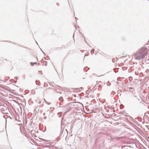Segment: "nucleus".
I'll return each instance as SVG.
<instances>
[{
  "label": "nucleus",
  "mask_w": 149,
  "mask_h": 149,
  "mask_svg": "<svg viewBox=\"0 0 149 149\" xmlns=\"http://www.w3.org/2000/svg\"><path fill=\"white\" fill-rule=\"evenodd\" d=\"M147 51L146 49H143L142 51H141L140 54L136 56L135 59L138 60H140L141 59L143 58L147 55Z\"/></svg>",
  "instance_id": "obj_1"
},
{
  "label": "nucleus",
  "mask_w": 149,
  "mask_h": 149,
  "mask_svg": "<svg viewBox=\"0 0 149 149\" xmlns=\"http://www.w3.org/2000/svg\"><path fill=\"white\" fill-rule=\"evenodd\" d=\"M45 102V100L44 99H42L39 102V104H42L44 103Z\"/></svg>",
  "instance_id": "obj_2"
},
{
  "label": "nucleus",
  "mask_w": 149,
  "mask_h": 149,
  "mask_svg": "<svg viewBox=\"0 0 149 149\" xmlns=\"http://www.w3.org/2000/svg\"><path fill=\"white\" fill-rule=\"evenodd\" d=\"M37 63L36 62H34V63H32L31 62L30 63V64L31 66H33L34 64H36Z\"/></svg>",
  "instance_id": "obj_3"
},
{
  "label": "nucleus",
  "mask_w": 149,
  "mask_h": 149,
  "mask_svg": "<svg viewBox=\"0 0 149 149\" xmlns=\"http://www.w3.org/2000/svg\"><path fill=\"white\" fill-rule=\"evenodd\" d=\"M73 103H68V104H66V106H69V105L70 104H72Z\"/></svg>",
  "instance_id": "obj_4"
},
{
  "label": "nucleus",
  "mask_w": 149,
  "mask_h": 149,
  "mask_svg": "<svg viewBox=\"0 0 149 149\" xmlns=\"http://www.w3.org/2000/svg\"><path fill=\"white\" fill-rule=\"evenodd\" d=\"M45 103H46L47 104H49V103H48L47 102H45Z\"/></svg>",
  "instance_id": "obj_5"
},
{
  "label": "nucleus",
  "mask_w": 149,
  "mask_h": 149,
  "mask_svg": "<svg viewBox=\"0 0 149 149\" xmlns=\"http://www.w3.org/2000/svg\"><path fill=\"white\" fill-rule=\"evenodd\" d=\"M15 79H17V77H15Z\"/></svg>",
  "instance_id": "obj_6"
},
{
  "label": "nucleus",
  "mask_w": 149,
  "mask_h": 149,
  "mask_svg": "<svg viewBox=\"0 0 149 149\" xmlns=\"http://www.w3.org/2000/svg\"><path fill=\"white\" fill-rule=\"evenodd\" d=\"M135 96V97H136V96Z\"/></svg>",
  "instance_id": "obj_7"
},
{
  "label": "nucleus",
  "mask_w": 149,
  "mask_h": 149,
  "mask_svg": "<svg viewBox=\"0 0 149 149\" xmlns=\"http://www.w3.org/2000/svg\"><path fill=\"white\" fill-rule=\"evenodd\" d=\"M61 99V98H60L59 99H60H60Z\"/></svg>",
  "instance_id": "obj_8"
}]
</instances>
